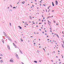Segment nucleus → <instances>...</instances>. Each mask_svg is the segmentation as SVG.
<instances>
[{"mask_svg":"<svg viewBox=\"0 0 64 64\" xmlns=\"http://www.w3.org/2000/svg\"><path fill=\"white\" fill-rule=\"evenodd\" d=\"M54 23H55V21H54Z\"/></svg>","mask_w":64,"mask_h":64,"instance_id":"de8ad7c7","label":"nucleus"},{"mask_svg":"<svg viewBox=\"0 0 64 64\" xmlns=\"http://www.w3.org/2000/svg\"><path fill=\"white\" fill-rule=\"evenodd\" d=\"M40 3H42V2H41V1H40Z\"/></svg>","mask_w":64,"mask_h":64,"instance_id":"4c0bfd02","label":"nucleus"},{"mask_svg":"<svg viewBox=\"0 0 64 64\" xmlns=\"http://www.w3.org/2000/svg\"><path fill=\"white\" fill-rule=\"evenodd\" d=\"M62 46L63 48H64V46H63V45L62 44Z\"/></svg>","mask_w":64,"mask_h":64,"instance_id":"6ab92c4d","label":"nucleus"},{"mask_svg":"<svg viewBox=\"0 0 64 64\" xmlns=\"http://www.w3.org/2000/svg\"><path fill=\"white\" fill-rule=\"evenodd\" d=\"M43 50H44V51H45V49L44 48H43Z\"/></svg>","mask_w":64,"mask_h":64,"instance_id":"c85d7f7f","label":"nucleus"},{"mask_svg":"<svg viewBox=\"0 0 64 64\" xmlns=\"http://www.w3.org/2000/svg\"><path fill=\"white\" fill-rule=\"evenodd\" d=\"M50 30H52V29L51 28H50Z\"/></svg>","mask_w":64,"mask_h":64,"instance_id":"f704fd0d","label":"nucleus"},{"mask_svg":"<svg viewBox=\"0 0 64 64\" xmlns=\"http://www.w3.org/2000/svg\"><path fill=\"white\" fill-rule=\"evenodd\" d=\"M10 61L11 62H13V60H12V58L10 60Z\"/></svg>","mask_w":64,"mask_h":64,"instance_id":"f257e3e1","label":"nucleus"},{"mask_svg":"<svg viewBox=\"0 0 64 64\" xmlns=\"http://www.w3.org/2000/svg\"><path fill=\"white\" fill-rule=\"evenodd\" d=\"M14 42L15 43H17V42H16V41H15Z\"/></svg>","mask_w":64,"mask_h":64,"instance_id":"4be33fe9","label":"nucleus"},{"mask_svg":"<svg viewBox=\"0 0 64 64\" xmlns=\"http://www.w3.org/2000/svg\"><path fill=\"white\" fill-rule=\"evenodd\" d=\"M44 33V32H42V33Z\"/></svg>","mask_w":64,"mask_h":64,"instance_id":"72a5a7b5","label":"nucleus"},{"mask_svg":"<svg viewBox=\"0 0 64 64\" xmlns=\"http://www.w3.org/2000/svg\"><path fill=\"white\" fill-rule=\"evenodd\" d=\"M56 36H57V37H58V38H59V36H58V34H56Z\"/></svg>","mask_w":64,"mask_h":64,"instance_id":"2eb2a0df","label":"nucleus"},{"mask_svg":"<svg viewBox=\"0 0 64 64\" xmlns=\"http://www.w3.org/2000/svg\"><path fill=\"white\" fill-rule=\"evenodd\" d=\"M22 64H24L23 63H22Z\"/></svg>","mask_w":64,"mask_h":64,"instance_id":"774afa93","label":"nucleus"},{"mask_svg":"<svg viewBox=\"0 0 64 64\" xmlns=\"http://www.w3.org/2000/svg\"><path fill=\"white\" fill-rule=\"evenodd\" d=\"M45 35H47V34L46 33L45 34Z\"/></svg>","mask_w":64,"mask_h":64,"instance_id":"5701e85b","label":"nucleus"},{"mask_svg":"<svg viewBox=\"0 0 64 64\" xmlns=\"http://www.w3.org/2000/svg\"><path fill=\"white\" fill-rule=\"evenodd\" d=\"M33 24H35V23H33Z\"/></svg>","mask_w":64,"mask_h":64,"instance_id":"338daca9","label":"nucleus"},{"mask_svg":"<svg viewBox=\"0 0 64 64\" xmlns=\"http://www.w3.org/2000/svg\"><path fill=\"white\" fill-rule=\"evenodd\" d=\"M48 40H49V39H48Z\"/></svg>","mask_w":64,"mask_h":64,"instance_id":"0e129e2a","label":"nucleus"},{"mask_svg":"<svg viewBox=\"0 0 64 64\" xmlns=\"http://www.w3.org/2000/svg\"><path fill=\"white\" fill-rule=\"evenodd\" d=\"M34 44H35V43H34Z\"/></svg>","mask_w":64,"mask_h":64,"instance_id":"69168bd1","label":"nucleus"},{"mask_svg":"<svg viewBox=\"0 0 64 64\" xmlns=\"http://www.w3.org/2000/svg\"><path fill=\"white\" fill-rule=\"evenodd\" d=\"M47 37H48V36H47Z\"/></svg>","mask_w":64,"mask_h":64,"instance_id":"09e8293b","label":"nucleus"},{"mask_svg":"<svg viewBox=\"0 0 64 64\" xmlns=\"http://www.w3.org/2000/svg\"><path fill=\"white\" fill-rule=\"evenodd\" d=\"M23 38H25V36H23Z\"/></svg>","mask_w":64,"mask_h":64,"instance_id":"e2e57ef3","label":"nucleus"},{"mask_svg":"<svg viewBox=\"0 0 64 64\" xmlns=\"http://www.w3.org/2000/svg\"><path fill=\"white\" fill-rule=\"evenodd\" d=\"M24 27H26V26H24Z\"/></svg>","mask_w":64,"mask_h":64,"instance_id":"3c124183","label":"nucleus"},{"mask_svg":"<svg viewBox=\"0 0 64 64\" xmlns=\"http://www.w3.org/2000/svg\"><path fill=\"white\" fill-rule=\"evenodd\" d=\"M39 48H41V46H39Z\"/></svg>","mask_w":64,"mask_h":64,"instance_id":"bf43d9fd","label":"nucleus"},{"mask_svg":"<svg viewBox=\"0 0 64 64\" xmlns=\"http://www.w3.org/2000/svg\"><path fill=\"white\" fill-rule=\"evenodd\" d=\"M37 52H39V51L38 50L37 51Z\"/></svg>","mask_w":64,"mask_h":64,"instance_id":"c756f323","label":"nucleus"},{"mask_svg":"<svg viewBox=\"0 0 64 64\" xmlns=\"http://www.w3.org/2000/svg\"><path fill=\"white\" fill-rule=\"evenodd\" d=\"M34 34H35V32H34Z\"/></svg>","mask_w":64,"mask_h":64,"instance_id":"052dcab7","label":"nucleus"},{"mask_svg":"<svg viewBox=\"0 0 64 64\" xmlns=\"http://www.w3.org/2000/svg\"><path fill=\"white\" fill-rule=\"evenodd\" d=\"M13 44L14 46H15V47H16V46L15 45V44H14V43H13Z\"/></svg>","mask_w":64,"mask_h":64,"instance_id":"39448f33","label":"nucleus"},{"mask_svg":"<svg viewBox=\"0 0 64 64\" xmlns=\"http://www.w3.org/2000/svg\"><path fill=\"white\" fill-rule=\"evenodd\" d=\"M43 5L44 6H46V5H45L44 4H43Z\"/></svg>","mask_w":64,"mask_h":64,"instance_id":"412c9836","label":"nucleus"},{"mask_svg":"<svg viewBox=\"0 0 64 64\" xmlns=\"http://www.w3.org/2000/svg\"><path fill=\"white\" fill-rule=\"evenodd\" d=\"M10 25H11V23H10Z\"/></svg>","mask_w":64,"mask_h":64,"instance_id":"680f3d73","label":"nucleus"},{"mask_svg":"<svg viewBox=\"0 0 64 64\" xmlns=\"http://www.w3.org/2000/svg\"><path fill=\"white\" fill-rule=\"evenodd\" d=\"M13 8H15V7H14Z\"/></svg>","mask_w":64,"mask_h":64,"instance_id":"a878e982","label":"nucleus"},{"mask_svg":"<svg viewBox=\"0 0 64 64\" xmlns=\"http://www.w3.org/2000/svg\"><path fill=\"white\" fill-rule=\"evenodd\" d=\"M50 32H52V31L50 30Z\"/></svg>","mask_w":64,"mask_h":64,"instance_id":"864d4df0","label":"nucleus"},{"mask_svg":"<svg viewBox=\"0 0 64 64\" xmlns=\"http://www.w3.org/2000/svg\"><path fill=\"white\" fill-rule=\"evenodd\" d=\"M42 17H43V15H42Z\"/></svg>","mask_w":64,"mask_h":64,"instance_id":"2f4dec72","label":"nucleus"},{"mask_svg":"<svg viewBox=\"0 0 64 64\" xmlns=\"http://www.w3.org/2000/svg\"><path fill=\"white\" fill-rule=\"evenodd\" d=\"M62 58H63V56H62Z\"/></svg>","mask_w":64,"mask_h":64,"instance_id":"a19ab883","label":"nucleus"},{"mask_svg":"<svg viewBox=\"0 0 64 64\" xmlns=\"http://www.w3.org/2000/svg\"><path fill=\"white\" fill-rule=\"evenodd\" d=\"M44 21V20H42V22H43Z\"/></svg>","mask_w":64,"mask_h":64,"instance_id":"7c9ffc66","label":"nucleus"},{"mask_svg":"<svg viewBox=\"0 0 64 64\" xmlns=\"http://www.w3.org/2000/svg\"><path fill=\"white\" fill-rule=\"evenodd\" d=\"M2 41L3 43H4V40H2Z\"/></svg>","mask_w":64,"mask_h":64,"instance_id":"f8f14e48","label":"nucleus"},{"mask_svg":"<svg viewBox=\"0 0 64 64\" xmlns=\"http://www.w3.org/2000/svg\"><path fill=\"white\" fill-rule=\"evenodd\" d=\"M56 25H58V24H56Z\"/></svg>","mask_w":64,"mask_h":64,"instance_id":"c9c22d12","label":"nucleus"},{"mask_svg":"<svg viewBox=\"0 0 64 64\" xmlns=\"http://www.w3.org/2000/svg\"><path fill=\"white\" fill-rule=\"evenodd\" d=\"M46 12H47V9H46Z\"/></svg>","mask_w":64,"mask_h":64,"instance_id":"603ef678","label":"nucleus"},{"mask_svg":"<svg viewBox=\"0 0 64 64\" xmlns=\"http://www.w3.org/2000/svg\"><path fill=\"white\" fill-rule=\"evenodd\" d=\"M56 5H57V4H58V2L56 0Z\"/></svg>","mask_w":64,"mask_h":64,"instance_id":"f03ea898","label":"nucleus"},{"mask_svg":"<svg viewBox=\"0 0 64 64\" xmlns=\"http://www.w3.org/2000/svg\"><path fill=\"white\" fill-rule=\"evenodd\" d=\"M40 6H41V4H40Z\"/></svg>","mask_w":64,"mask_h":64,"instance_id":"5fc2aeb1","label":"nucleus"},{"mask_svg":"<svg viewBox=\"0 0 64 64\" xmlns=\"http://www.w3.org/2000/svg\"><path fill=\"white\" fill-rule=\"evenodd\" d=\"M50 8V7H48V9H49V8Z\"/></svg>","mask_w":64,"mask_h":64,"instance_id":"bb28decb","label":"nucleus"},{"mask_svg":"<svg viewBox=\"0 0 64 64\" xmlns=\"http://www.w3.org/2000/svg\"><path fill=\"white\" fill-rule=\"evenodd\" d=\"M34 1H36V0H34Z\"/></svg>","mask_w":64,"mask_h":64,"instance_id":"a18cd8bd","label":"nucleus"},{"mask_svg":"<svg viewBox=\"0 0 64 64\" xmlns=\"http://www.w3.org/2000/svg\"><path fill=\"white\" fill-rule=\"evenodd\" d=\"M18 27L20 28V29H22V28L20 26H18Z\"/></svg>","mask_w":64,"mask_h":64,"instance_id":"20e7f679","label":"nucleus"},{"mask_svg":"<svg viewBox=\"0 0 64 64\" xmlns=\"http://www.w3.org/2000/svg\"><path fill=\"white\" fill-rule=\"evenodd\" d=\"M21 40L22 42L23 41V40H22V38H21Z\"/></svg>","mask_w":64,"mask_h":64,"instance_id":"9b49d317","label":"nucleus"},{"mask_svg":"<svg viewBox=\"0 0 64 64\" xmlns=\"http://www.w3.org/2000/svg\"><path fill=\"white\" fill-rule=\"evenodd\" d=\"M51 61H52V62H53V60H51Z\"/></svg>","mask_w":64,"mask_h":64,"instance_id":"c03bdc74","label":"nucleus"},{"mask_svg":"<svg viewBox=\"0 0 64 64\" xmlns=\"http://www.w3.org/2000/svg\"><path fill=\"white\" fill-rule=\"evenodd\" d=\"M16 56L18 58V56L17 54H16Z\"/></svg>","mask_w":64,"mask_h":64,"instance_id":"1a4fd4ad","label":"nucleus"},{"mask_svg":"<svg viewBox=\"0 0 64 64\" xmlns=\"http://www.w3.org/2000/svg\"><path fill=\"white\" fill-rule=\"evenodd\" d=\"M36 27H38V25H37L36 26Z\"/></svg>","mask_w":64,"mask_h":64,"instance_id":"cd10ccee","label":"nucleus"},{"mask_svg":"<svg viewBox=\"0 0 64 64\" xmlns=\"http://www.w3.org/2000/svg\"><path fill=\"white\" fill-rule=\"evenodd\" d=\"M54 10H52V12H54Z\"/></svg>","mask_w":64,"mask_h":64,"instance_id":"58836bf2","label":"nucleus"},{"mask_svg":"<svg viewBox=\"0 0 64 64\" xmlns=\"http://www.w3.org/2000/svg\"><path fill=\"white\" fill-rule=\"evenodd\" d=\"M45 19V17H44L43 18V19H44H44Z\"/></svg>","mask_w":64,"mask_h":64,"instance_id":"393cba45","label":"nucleus"},{"mask_svg":"<svg viewBox=\"0 0 64 64\" xmlns=\"http://www.w3.org/2000/svg\"><path fill=\"white\" fill-rule=\"evenodd\" d=\"M23 2H24V3H25V2L24 1Z\"/></svg>","mask_w":64,"mask_h":64,"instance_id":"13d9d810","label":"nucleus"},{"mask_svg":"<svg viewBox=\"0 0 64 64\" xmlns=\"http://www.w3.org/2000/svg\"><path fill=\"white\" fill-rule=\"evenodd\" d=\"M30 19H32V17H31V16H30Z\"/></svg>","mask_w":64,"mask_h":64,"instance_id":"9d476101","label":"nucleus"},{"mask_svg":"<svg viewBox=\"0 0 64 64\" xmlns=\"http://www.w3.org/2000/svg\"><path fill=\"white\" fill-rule=\"evenodd\" d=\"M52 4L53 6H54V3H53V2H52Z\"/></svg>","mask_w":64,"mask_h":64,"instance_id":"0eeeda50","label":"nucleus"},{"mask_svg":"<svg viewBox=\"0 0 64 64\" xmlns=\"http://www.w3.org/2000/svg\"><path fill=\"white\" fill-rule=\"evenodd\" d=\"M0 56H2V54H0Z\"/></svg>","mask_w":64,"mask_h":64,"instance_id":"ddd939ff","label":"nucleus"},{"mask_svg":"<svg viewBox=\"0 0 64 64\" xmlns=\"http://www.w3.org/2000/svg\"><path fill=\"white\" fill-rule=\"evenodd\" d=\"M50 11V9L48 11V12H49V11Z\"/></svg>","mask_w":64,"mask_h":64,"instance_id":"dca6fc26","label":"nucleus"},{"mask_svg":"<svg viewBox=\"0 0 64 64\" xmlns=\"http://www.w3.org/2000/svg\"><path fill=\"white\" fill-rule=\"evenodd\" d=\"M52 34H54V33L52 32Z\"/></svg>","mask_w":64,"mask_h":64,"instance_id":"e433bc0d","label":"nucleus"},{"mask_svg":"<svg viewBox=\"0 0 64 64\" xmlns=\"http://www.w3.org/2000/svg\"><path fill=\"white\" fill-rule=\"evenodd\" d=\"M28 42H30V41L29 40H28Z\"/></svg>","mask_w":64,"mask_h":64,"instance_id":"49530a36","label":"nucleus"},{"mask_svg":"<svg viewBox=\"0 0 64 64\" xmlns=\"http://www.w3.org/2000/svg\"><path fill=\"white\" fill-rule=\"evenodd\" d=\"M50 18V17H49V16L48 17L47 19H48V18Z\"/></svg>","mask_w":64,"mask_h":64,"instance_id":"f3484780","label":"nucleus"},{"mask_svg":"<svg viewBox=\"0 0 64 64\" xmlns=\"http://www.w3.org/2000/svg\"><path fill=\"white\" fill-rule=\"evenodd\" d=\"M8 47L9 50H10V46H8Z\"/></svg>","mask_w":64,"mask_h":64,"instance_id":"7ed1b4c3","label":"nucleus"},{"mask_svg":"<svg viewBox=\"0 0 64 64\" xmlns=\"http://www.w3.org/2000/svg\"><path fill=\"white\" fill-rule=\"evenodd\" d=\"M58 52H60V51H59V50H58Z\"/></svg>","mask_w":64,"mask_h":64,"instance_id":"ea45409f","label":"nucleus"},{"mask_svg":"<svg viewBox=\"0 0 64 64\" xmlns=\"http://www.w3.org/2000/svg\"><path fill=\"white\" fill-rule=\"evenodd\" d=\"M2 58L1 57H0V59H2Z\"/></svg>","mask_w":64,"mask_h":64,"instance_id":"8fccbe9b","label":"nucleus"},{"mask_svg":"<svg viewBox=\"0 0 64 64\" xmlns=\"http://www.w3.org/2000/svg\"><path fill=\"white\" fill-rule=\"evenodd\" d=\"M34 62H35V63H37V62L36 61H34Z\"/></svg>","mask_w":64,"mask_h":64,"instance_id":"6e6552de","label":"nucleus"},{"mask_svg":"<svg viewBox=\"0 0 64 64\" xmlns=\"http://www.w3.org/2000/svg\"><path fill=\"white\" fill-rule=\"evenodd\" d=\"M32 7H34V6L33 5H32Z\"/></svg>","mask_w":64,"mask_h":64,"instance_id":"6e6d98bb","label":"nucleus"},{"mask_svg":"<svg viewBox=\"0 0 64 64\" xmlns=\"http://www.w3.org/2000/svg\"><path fill=\"white\" fill-rule=\"evenodd\" d=\"M48 22L49 23H50V22H49V20H48Z\"/></svg>","mask_w":64,"mask_h":64,"instance_id":"aec40b11","label":"nucleus"},{"mask_svg":"<svg viewBox=\"0 0 64 64\" xmlns=\"http://www.w3.org/2000/svg\"><path fill=\"white\" fill-rule=\"evenodd\" d=\"M40 31H41V29H40Z\"/></svg>","mask_w":64,"mask_h":64,"instance_id":"4d7b16f0","label":"nucleus"},{"mask_svg":"<svg viewBox=\"0 0 64 64\" xmlns=\"http://www.w3.org/2000/svg\"><path fill=\"white\" fill-rule=\"evenodd\" d=\"M22 4H24V3H23V2H22Z\"/></svg>","mask_w":64,"mask_h":64,"instance_id":"37998d69","label":"nucleus"},{"mask_svg":"<svg viewBox=\"0 0 64 64\" xmlns=\"http://www.w3.org/2000/svg\"><path fill=\"white\" fill-rule=\"evenodd\" d=\"M0 62L1 63H2L3 62V60H1L0 61Z\"/></svg>","mask_w":64,"mask_h":64,"instance_id":"423d86ee","label":"nucleus"},{"mask_svg":"<svg viewBox=\"0 0 64 64\" xmlns=\"http://www.w3.org/2000/svg\"><path fill=\"white\" fill-rule=\"evenodd\" d=\"M40 19H39V21H40Z\"/></svg>","mask_w":64,"mask_h":64,"instance_id":"473e14b6","label":"nucleus"},{"mask_svg":"<svg viewBox=\"0 0 64 64\" xmlns=\"http://www.w3.org/2000/svg\"><path fill=\"white\" fill-rule=\"evenodd\" d=\"M36 34H39V33H38V32H37V33H36Z\"/></svg>","mask_w":64,"mask_h":64,"instance_id":"79ce46f5","label":"nucleus"},{"mask_svg":"<svg viewBox=\"0 0 64 64\" xmlns=\"http://www.w3.org/2000/svg\"><path fill=\"white\" fill-rule=\"evenodd\" d=\"M39 24H42V23H39Z\"/></svg>","mask_w":64,"mask_h":64,"instance_id":"b1692460","label":"nucleus"},{"mask_svg":"<svg viewBox=\"0 0 64 64\" xmlns=\"http://www.w3.org/2000/svg\"><path fill=\"white\" fill-rule=\"evenodd\" d=\"M56 36H57V37H58V38H59V36H58V34H56Z\"/></svg>","mask_w":64,"mask_h":64,"instance_id":"4468645a","label":"nucleus"},{"mask_svg":"<svg viewBox=\"0 0 64 64\" xmlns=\"http://www.w3.org/2000/svg\"><path fill=\"white\" fill-rule=\"evenodd\" d=\"M20 53H22V52L21 51H20Z\"/></svg>","mask_w":64,"mask_h":64,"instance_id":"a211bd4d","label":"nucleus"}]
</instances>
